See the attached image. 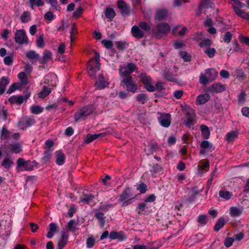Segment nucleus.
<instances>
[{
    "label": "nucleus",
    "mask_w": 249,
    "mask_h": 249,
    "mask_svg": "<svg viewBox=\"0 0 249 249\" xmlns=\"http://www.w3.org/2000/svg\"><path fill=\"white\" fill-rule=\"evenodd\" d=\"M137 70L136 65L132 62L126 63L120 66L119 74L122 78L132 77L131 74Z\"/></svg>",
    "instance_id": "f257e3e1"
},
{
    "label": "nucleus",
    "mask_w": 249,
    "mask_h": 249,
    "mask_svg": "<svg viewBox=\"0 0 249 249\" xmlns=\"http://www.w3.org/2000/svg\"><path fill=\"white\" fill-rule=\"evenodd\" d=\"M230 2L234 11L238 17L245 19L249 20V12H246L241 9L245 7V3L241 2L239 0H231Z\"/></svg>",
    "instance_id": "f03ea898"
},
{
    "label": "nucleus",
    "mask_w": 249,
    "mask_h": 249,
    "mask_svg": "<svg viewBox=\"0 0 249 249\" xmlns=\"http://www.w3.org/2000/svg\"><path fill=\"white\" fill-rule=\"evenodd\" d=\"M100 55L99 53H96L95 57L90 59L88 63V72L90 76H94L96 72L100 69L99 63Z\"/></svg>",
    "instance_id": "7ed1b4c3"
},
{
    "label": "nucleus",
    "mask_w": 249,
    "mask_h": 249,
    "mask_svg": "<svg viewBox=\"0 0 249 249\" xmlns=\"http://www.w3.org/2000/svg\"><path fill=\"white\" fill-rule=\"evenodd\" d=\"M36 162L31 161L29 160H25L22 158H19L17 161V172L23 171L24 170L31 171L34 168Z\"/></svg>",
    "instance_id": "20e7f679"
},
{
    "label": "nucleus",
    "mask_w": 249,
    "mask_h": 249,
    "mask_svg": "<svg viewBox=\"0 0 249 249\" xmlns=\"http://www.w3.org/2000/svg\"><path fill=\"white\" fill-rule=\"evenodd\" d=\"M141 81L143 83L144 88L150 92H153L155 90V87L154 85V81L150 77L145 73H141L140 75Z\"/></svg>",
    "instance_id": "39448f33"
},
{
    "label": "nucleus",
    "mask_w": 249,
    "mask_h": 249,
    "mask_svg": "<svg viewBox=\"0 0 249 249\" xmlns=\"http://www.w3.org/2000/svg\"><path fill=\"white\" fill-rule=\"evenodd\" d=\"M122 83L125 86L127 91L135 93L138 89L137 85L133 81L132 77L122 78Z\"/></svg>",
    "instance_id": "423d86ee"
},
{
    "label": "nucleus",
    "mask_w": 249,
    "mask_h": 249,
    "mask_svg": "<svg viewBox=\"0 0 249 249\" xmlns=\"http://www.w3.org/2000/svg\"><path fill=\"white\" fill-rule=\"evenodd\" d=\"M157 114L159 116L157 117L158 122L163 127H169L171 123V115L169 113H162L158 112Z\"/></svg>",
    "instance_id": "0eeeda50"
},
{
    "label": "nucleus",
    "mask_w": 249,
    "mask_h": 249,
    "mask_svg": "<svg viewBox=\"0 0 249 249\" xmlns=\"http://www.w3.org/2000/svg\"><path fill=\"white\" fill-rule=\"evenodd\" d=\"M130 195V189L127 188L119 195V201L123 202L122 206H126L131 203L133 198H128Z\"/></svg>",
    "instance_id": "6e6552de"
},
{
    "label": "nucleus",
    "mask_w": 249,
    "mask_h": 249,
    "mask_svg": "<svg viewBox=\"0 0 249 249\" xmlns=\"http://www.w3.org/2000/svg\"><path fill=\"white\" fill-rule=\"evenodd\" d=\"M35 120L33 117L25 116L21 118L18 121V126L21 129L24 130L35 124Z\"/></svg>",
    "instance_id": "1a4fd4ad"
},
{
    "label": "nucleus",
    "mask_w": 249,
    "mask_h": 249,
    "mask_svg": "<svg viewBox=\"0 0 249 249\" xmlns=\"http://www.w3.org/2000/svg\"><path fill=\"white\" fill-rule=\"evenodd\" d=\"M157 31L156 36L158 38H160L162 36H165L170 31V26L168 23H161L158 24Z\"/></svg>",
    "instance_id": "9d476101"
},
{
    "label": "nucleus",
    "mask_w": 249,
    "mask_h": 249,
    "mask_svg": "<svg viewBox=\"0 0 249 249\" xmlns=\"http://www.w3.org/2000/svg\"><path fill=\"white\" fill-rule=\"evenodd\" d=\"M19 82L17 83V89H20L25 88L28 83V78L24 72H21L18 74Z\"/></svg>",
    "instance_id": "9b49d317"
},
{
    "label": "nucleus",
    "mask_w": 249,
    "mask_h": 249,
    "mask_svg": "<svg viewBox=\"0 0 249 249\" xmlns=\"http://www.w3.org/2000/svg\"><path fill=\"white\" fill-rule=\"evenodd\" d=\"M109 238L111 240L117 239L119 241H123L126 239L127 236L126 233L123 231H111L109 235Z\"/></svg>",
    "instance_id": "f8f14e48"
},
{
    "label": "nucleus",
    "mask_w": 249,
    "mask_h": 249,
    "mask_svg": "<svg viewBox=\"0 0 249 249\" xmlns=\"http://www.w3.org/2000/svg\"><path fill=\"white\" fill-rule=\"evenodd\" d=\"M28 38L24 30L17 31V43L23 44L28 43Z\"/></svg>",
    "instance_id": "ddd939ff"
},
{
    "label": "nucleus",
    "mask_w": 249,
    "mask_h": 249,
    "mask_svg": "<svg viewBox=\"0 0 249 249\" xmlns=\"http://www.w3.org/2000/svg\"><path fill=\"white\" fill-rule=\"evenodd\" d=\"M11 137L14 139H16V133L12 134L10 131L7 129L6 126L4 125L0 131V138L1 140L8 141Z\"/></svg>",
    "instance_id": "4468645a"
},
{
    "label": "nucleus",
    "mask_w": 249,
    "mask_h": 249,
    "mask_svg": "<svg viewBox=\"0 0 249 249\" xmlns=\"http://www.w3.org/2000/svg\"><path fill=\"white\" fill-rule=\"evenodd\" d=\"M195 116V110L191 109L186 112L187 119L185 124L188 127H191L195 123L194 118Z\"/></svg>",
    "instance_id": "2eb2a0df"
},
{
    "label": "nucleus",
    "mask_w": 249,
    "mask_h": 249,
    "mask_svg": "<svg viewBox=\"0 0 249 249\" xmlns=\"http://www.w3.org/2000/svg\"><path fill=\"white\" fill-rule=\"evenodd\" d=\"M117 6L118 8L121 10V13L123 15H129L130 14V7L127 5L124 1L122 0L118 1Z\"/></svg>",
    "instance_id": "dca6fc26"
},
{
    "label": "nucleus",
    "mask_w": 249,
    "mask_h": 249,
    "mask_svg": "<svg viewBox=\"0 0 249 249\" xmlns=\"http://www.w3.org/2000/svg\"><path fill=\"white\" fill-rule=\"evenodd\" d=\"M131 34L133 36L136 38L140 39L144 36V32L140 29V27L134 25L131 28Z\"/></svg>",
    "instance_id": "f3484780"
},
{
    "label": "nucleus",
    "mask_w": 249,
    "mask_h": 249,
    "mask_svg": "<svg viewBox=\"0 0 249 249\" xmlns=\"http://www.w3.org/2000/svg\"><path fill=\"white\" fill-rule=\"evenodd\" d=\"M10 83L8 77L3 76L0 79V95H2L5 92L6 86Z\"/></svg>",
    "instance_id": "a211bd4d"
},
{
    "label": "nucleus",
    "mask_w": 249,
    "mask_h": 249,
    "mask_svg": "<svg viewBox=\"0 0 249 249\" xmlns=\"http://www.w3.org/2000/svg\"><path fill=\"white\" fill-rule=\"evenodd\" d=\"M108 84L107 81L105 80L104 77L102 75H99L98 79L96 82L95 86L97 89H103Z\"/></svg>",
    "instance_id": "6ab92c4d"
},
{
    "label": "nucleus",
    "mask_w": 249,
    "mask_h": 249,
    "mask_svg": "<svg viewBox=\"0 0 249 249\" xmlns=\"http://www.w3.org/2000/svg\"><path fill=\"white\" fill-rule=\"evenodd\" d=\"M68 234L66 232L63 231L58 242V247L59 249H62L66 246L68 242Z\"/></svg>",
    "instance_id": "aec40b11"
},
{
    "label": "nucleus",
    "mask_w": 249,
    "mask_h": 249,
    "mask_svg": "<svg viewBox=\"0 0 249 249\" xmlns=\"http://www.w3.org/2000/svg\"><path fill=\"white\" fill-rule=\"evenodd\" d=\"M30 95V92L28 90H25L23 95L17 96V104L20 105L24 102H26Z\"/></svg>",
    "instance_id": "412c9836"
},
{
    "label": "nucleus",
    "mask_w": 249,
    "mask_h": 249,
    "mask_svg": "<svg viewBox=\"0 0 249 249\" xmlns=\"http://www.w3.org/2000/svg\"><path fill=\"white\" fill-rule=\"evenodd\" d=\"M212 91L216 93L222 92L226 89V86L220 83L213 84L211 87Z\"/></svg>",
    "instance_id": "4be33fe9"
},
{
    "label": "nucleus",
    "mask_w": 249,
    "mask_h": 249,
    "mask_svg": "<svg viewBox=\"0 0 249 249\" xmlns=\"http://www.w3.org/2000/svg\"><path fill=\"white\" fill-rule=\"evenodd\" d=\"M52 58V53L48 50H45L44 52L42 58L39 60L40 64H44L49 62Z\"/></svg>",
    "instance_id": "5701e85b"
},
{
    "label": "nucleus",
    "mask_w": 249,
    "mask_h": 249,
    "mask_svg": "<svg viewBox=\"0 0 249 249\" xmlns=\"http://www.w3.org/2000/svg\"><path fill=\"white\" fill-rule=\"evenodd\" d=\"M105 135L103 133H99L95 134H88L84 139V142L86 144H89L96 140L100 136H104Z\"/></svg>",
    "instance_id": "b1692460"
},
{
    "label": "nucleus",
    "mask_w": 249,
    "mask_h": 249,
    "mask_svg": "<svg viewBox=\"0 0 249 249\" xmlns=\"http://www.w3.org/2000/svg\"><path fill=\"white\" fill-rule=\"evenodd\" d=\"M200 129L202 137L206 140L209 139L211 133L209 127L204 124H201L200 126Z\"/></svg>",
    "instance_id": "393cba45"
},
{
    "label": "nucleus",
    "mask_w": 249,
    "mask_h": 249,
    "mask_svg": "<svg viewBox=\"0 0 249 249\" xmlns=\"http://www.w3.org/2000/svg\"><path fill=\"white\" fill-rule=\"evenodd\" d=\"M56 163L58 165H62L64 163L65 160V154L62 152V151L59 150L56 152Z\"/></svg>",
    "instance_id": "a878e982"
},
{
    "label": "nucleus",
    "mask_w": 249,
    "mask_h": 249,
    "mask_svg": "<svg viewBox=\"0 0 249 249\" xmlns=\"http://www.w3.org/2000/svg\"><path fill=\"white\" fill-rule=\"evenodd\" d=\"M210 99V96L208 94H202L197 97L196 102L199 105H202L207 103Z\"/></svg>",
    "instance_id": "bb28decb"
},
{
    "label": "nucleus",
    "mask_w": 249,
    "mask_h": 249,
    "mask_svg": "<svg viewBox=\"0 0 249 249\" xmlns=\"http://www.w3.org/2000/svg\"><path fill=\"white\" fill-rule=\"evenodd\" d=\"M206 75L210 81L214 80L217 76V72L213 69H208L206 70Z\"/></svg>",
    "instance_id": "cd10ccee"
},
{
    "label": "nucleus",
    "mask_w": 249,
    "mask_h": 249,
    "mask_svg": "<svg viewBox=\"0 0 249 249\" xmlns=\"http://www.w3.org/2000/svg\"><path fill=\"white\" fill-rule=\"evenodd\" d=\"M229 213L231 217H237L242 213V211L237 207H231L229 210Z\"/></svg>",
    "instance_id": "c85d7f7f"
},
{
    "label": "nucleus",
    "mask_w": 249,
    "mask_h": 249,
    "mask_svg": "<svg viewBox=\"0 0 249 249\" xmlns=\"http://www.w3.org/2000/svg\"><path fill=\"white\" fill-rule=\"evenodd\" d=\"M26 56L31 61H36L38 59L39 55L36 51L31 50L26 53Z\"/></svg>",
    "instance_id": "c756f323"
},
{
    "label": "nucleus",
    "mask_w": 249,
    "mask_h": 249,
    "mask_svg": "<svg viewBox=\"0 0 249 249\" xmlns=\"http://www.w3.org/2000/svg\"><path fill=\"white\" fill-rule=\"evenodd\" d=\"M219 196L220 197L226 200H229L232 196V193L225 190H221L219 191Z\"/></svg>",
    "instance_id": "7c9ffc66"
},
{
    "label": "nucleus",
    "mask_w": 249,
    "mask_h": 249,
    "mask_svg": "<svg viewBox=\"0 0 249 249\" xmlns=\"http://www.w3.org/2000/svg\"><path fill=\"white\" fill-rule=\"evenodd\" d=\"M167 11L165 10H158L156 15V19L159 21L163 20L167 16Z\"/></svg>",
    "instance_id": "2f4dec72"
},
{
    "label": "nucleus",
    "mask_w": 249,
    "mask_h": 249,
    "mask_svg": "<svg viewBox=\"0 0 249 249\" xmlns=\"http://www.w3.org/2000/svg\"><path fill=\"white\" fill-rule=\"evenodd\" d=\"M238 135V133L236 131L228 132L226 135V139L228 142H231L237 138Z\"/></svg>",
    "instance_id": "473e14b6"
},
{
    "label": "nucleus",
    "mask_w": 249,
    "mask_h": 249,
    "mask_svg": "<svg viewBox=\"0 0 249 249\" xmlns=\"http://www.w3.org/2000/svg\"><path fill=\"white\" fill-rule=\"evenodd\" d=\"M31 19V13L29 11H24L20 18L21 22L23 23L28 22Z\"/></svg>",
    "instance_id": "72a5a7b5"
},
{
    "label": "nucleus",
    "mask_w": 249,
    "mask_h": 249,
    "mask_svg": "<svg viewBox=\"0 0 249 249\" xmlns=\"http://www.w3.org/2000/svg\"><path fill=\"white\" fill-rule=\"evenodd\" d=\"M225 224V220L223 217L219 218L214 227V230L218 231L221 229Z\"/></svg>",
    "instance_id": "f704fd0d"
},
{
    "label": "nucleus",
    "mask_w": 249,
    "mask_h": 249,
    "mask_svg": "<svg viewBox=\"0 0 249 249\" xmlns=\"http://www.w3.org/2000/svg\"><path fill=\"white\" fill-rule=\"evenodd\" d=\"M94 196L91 194H85L83 193L82 195L80 197V200L82 202L89 203L92 201Z\"/></svg>",
    "instance_id": "c9c22d12"
},
{
    "label": "nucleus",
    "mask_w": 249,
    "mask_h": 249,
    "mask_svg": "<svg viewBox=\"0 0 249 249\" xmlns=\"http://www.w3.org/2000/svg\"><path fill=\"white\" fill-rule=\"evenodd\" d=\"M51 92L50 88L44 86L42 90L38 93V97L40 98H44L48 96Z\"/></svg>",
    "instance_id": "e433bc0d"
},
{
    "label": "nucleus",
    "mask_w": 249,
    "mask_h": 249,
    "mask_svg": "<svg viewBox=\"0 0 249 249\" xmlns=\"http://www.w3.org/2000/svg\"><path fill=\"white\" fill-rule=\"evenodd\" d=\"M95 217L98 220L99 222L101 225V227H103L105 224V217L104 214L101 212H97L95 214Z\"/></svg>",
    "instance_id": "4c0bfd02"
},
{
    "label": "nucleus",
    "mask_w": 249,
    "mask_h": 249,
    "mask_svg": "<svg viewBox=\"0 0 249 249\" xmlns=\"http://www.w3.org/2000/svg\"><path fill=\"white\" fill-rule=\"evenodd\" d=\"M105 16L107 18L112 20L115 16V12L113 9L110 8H107L106 9L105 12Z\"/></svg>",
    "instance_id": "58836bf2"
},
{
    "label": "nucleus",
    "mask_w": 249,
    "mask_h": 249,
    "mask_svg": "<svg viewBox=\"0 0 249 249\" xmlns=\"http://www.w3.org/2000/svg\"><path fill=\"white\" fill-rule=\"evenodd\" d=\"M29 4L32 9L34 6L40 7L44 4V2L42 0H29Z\"/></svg>",
    "instance_id": "ea45409f"
},
{
    "label": "nucleus",
    "mask_w": 249,
    "mask_h": 249,
    "mask_svg": "<svg viewBox=\"0 0 249 249\" xmlns=\"http://www.w3.org/2000/svg\"><path fill=\"white\" fill-rule=\"evenodd\" d=\"M5 149L8 153H16V143H7L5 145Z\"/></svg>",
    "instance_id": "a19ab883"
},
{
    "label": "nucleus",
    "mask_w": 249,
    "mask_h": 249,
    "mask_svg": "<svg viewBox=\"0 0 249 249\" xmlns=\"http://www.w3.org/2000/svg\"><path fill=\"white\" fill-rule=\"evenodd\" d=\"M13 164L14 162L7 158H5L1 163V166L7 169L10 168Z\"/></svg>",
    "instance_id": "79ce46f5"
},
{
    "label": "nucleus",
    "mask_w": 249,
    "mask_h": 249,
    "mask_svg": "<svg viewBox=\"0 0 249 249\" xmlns=\"http://www.w3.org/2000/svg\"><path fill=\"white\" fill-rule=\"evenodd\" d=\"M212 44V41L209 39H205L202 40L199 44L201 48H205L206 49L210 47Z\"/></svg>",
    "instance_id": "37998d69"
},
{
    "label": "nucleus",
    "mask_w": 249,
    "mask_h": 249,
    "mask_svg": "<svg viewBox=\"0 0 249 249\" xmlns=\"http://www.w3.org/2000/svg\"><path fill=\"white\" fill-rule=\"evenodd\" d=\"M36 46L39 48H43L44 47V40L43 35L38 36L36 40Z\"/></svg>",
    "instance_id": "c03bdc74"
},
{
    "label": "nucleus",
    "mask_w": 249,
    "mask_h": 249,
    "mask_svg": "<svg viewBox=\"0 0 249 249\" xmlns=\"http://www.w3.org/2000/svg\"><path fill=\"white\" fill-rule=\"evenodd\" d=\"M52 157V151L50 150H46L44 154L43 157V160L45 162H48L51 160Z\"/></svg>",
    "instance_id": "a18cd8bd"
},
{
    "label": "nucleus",
    "mask_w": 249,
    "mask_h": 249,
    "mask_svg": "<svg viewBox=\"0 0 249 249\" xmlns=\"http://www.w3.org/2000/svg\"><path fill=\"white\" fill-rule=\"evenodd\" d=\"M43 111L42 108L38 105L33 106L31 107V111L33 114H38Z\"/></svg>",
    "instance_id": "49530a36"
},
{
    "label": "nucleus",
    "mask_w": 249,
    "mask_h": 249,
    "mask_svg": "<svg viewBox=\"0 0 249 249\" xmlns=\"http://www.w3.org/2000/svg\"><path fill=\"white\" fill-rule=\"evenodd\" d=\"M213 3L211 2L210 0H202L200 7L202 8L212 7Z\"/></svg>",
    "instance_id": "de8ad7c7"
},
{
    "label": "nucleus",
    "mask_w": 249,
    "mask_h": 249,
    "mask_svg": "<svg viewBox=\"0 0 249 249\" xmlns=\"http://www.w3.org/2000/svg\"><path fill=\"white\" fill-rule=\"evenodd\" d=\"M137 100L140 103L142 104H145L147 100V96L146 94L144 93H141L138 95L137 96Z\"/></svg>",
    "instance_id": "09e8293b"
},
{
    "label": "nucleus",
    "mask_w": 249,
    "mask_h": 249,
    "mask_svg": "<svg viewBox=\"0 0 249 249\" xmlns=\"http://www.w3.org/2000/svg\"><path fill=\"white\" fill-rule=\"evenodd\" d=\"M179 56L181 57L185 62L191 61V56L186 52H180L179 53Z\"/></svg>",
    "instance_id": "8fccbe9b"
},
{
    "label": "nucleus",
    "mask_w": 249,
    "mask_h": 249,
    "mask_svg": "<svg viewBox=\"0 0 249 249\" xmlns=\"http://www.w3.org/2000/svg\"><path fill=\"white\" fill-rule=\"evenodd\" d=\"M216 50L214 48H209L205 50L204 53H206L209 58H213L214 56Z\"/></svg>",
    "instance_id": "3c124183"
},
{
    "label": "nucleus",
    "mask_w": 249,
    "mask_h": 249,
    "mask_svg": "<svg viewBox=\"0 0 249 249\" xmlns=\"http://www.w3.org/2000/svg\"><path fill=\"white\" fill-rule=\"evenodd\" d=\"M48 3L53 9L58 11H60L61 8L58 4L57 0H48Z\"/></svg>",
    "instance_id": "603ef678"
},
{
    "label": "nucleus",
    "mask_w": 249,
    "mask_h": 249,
    "mask_svg": "<svg viewBox=\"0 0 249 249\" xmlns=\"http://www.w3.org/2000/svg\"><path fill=\"white\" fill-rule=\"evenodd\" d=\"M137 190L139 191L141 194L145 193L147 190V186L143 182H141L137 187Z\"/></svg>",
    "instance_id": "864d4df0"
},
{
    "label": "nucleus",
    "mask_w": 249,
    "mask_h": 249,
    "mask_svg": "<svg viewBox=\"0 0 249 249\" xmlns=\"http://www.w3.org/2000/svg\"><path fill=\"white\" fill-rule=\"evenodd\" d=\"M80 110L81 111L85 117L91 114L92 111V109L90 107L87 106L83 107Z\"/></svg>",
    "instance_id": "5fc2aeb1"
},
{
    "label": "nucleus",
    "mask_w": 249,
    "mask_h": 249,
    "mask_svg": "<svg viewBox=\"0 0 249 249\" xmlns=\"http://www.w3.org/2000/svg\"><path fill=\"white\" fill-rule=\"evenodd\" d=\"M210 80L208 78L207 75L201 73L199 77V82L204 85H207L209 82Z\"/></svg>",
    "instance_id": "6e6d98bb"
},
{
    "label": "nucleus",
    "mask_w": 249,
    "mask_h": 249,
    "mask_svg": "<svg viewBox=\"0 0 249 249\" xmlns=\"http://www.w3.org/2000/svg\"><path fill=\"white\" fill-rule=\"evenodd\" d=\"M76 223L75 221L73 219L71 220L68 224V229L71 231L72 232H74L76 230Z\"/></svg>",
    "instance_id": "4d7b16f0"
},
{
    "label": "nucleus",
    "mask_w": 249,
    "mask_h": 249,
    "mask_svg": "<svg viewBox=\"0 0 249 249\" xmlns=\"http://www.w3.org/2000/svg\"><path fill=\"white\" fill-rule=\"evenodd\" d=\"M200 147L201 148L206 149L208 148H210L211 150H213L214 149V146L210 143V142L207 141H203L200 143Z\"/></svg>",
    "instance_id": "13d9d810"
},
{
    "label": "nucleus",
    "mask_w": 249,
    "mask_h": 249,
    "mask_svg": "<svg viewBox=\"0 0 249 249\" xmlns=\"http://www.w3.org/2000/svg\"><path fill=\"white\" fill-rule=\"evenodd\" d=\"M117 47L119 50H124L128 46V44L125 41H117L116 42Z\"/></svg>",
    "instance_id": "bf43d9fd"
},
{
    "label": "nucleus",
    "mask_w": 249,
    "mask_h": 249,
    "mask_svg": "<svg viewBox=\"0 0 249 249\" xmlns=\"http://www.w3.org/2000/svg\"><path fill=\"white\" fill-rule=\"evenodd\" d=\"M165 78L169 81L171 82H176L177 81V79L176 78L175 75H174L172 73H168L166 72L164 74Z\"/></svg>",
    "instance_id": "052dcab7"
},
{
    "label": "nucleus",
    "mask_w": 249,
    "mask_h": 249,
    "mask_svg": "<svg viewBox=\"0 0 249 249\" xmlns=\"http://www.w3.org/2000/svg\"><path fill=\"white\" fill-rule=\"evenodd\" d=\"M197 222L201 225H205L208 222L207 215L205 214L200 215L198 217Z\"/></svg>",
    "instance_id": "680f3d73"
},
{
    "label": "nucleus",
    "mask_w": 249,
    "mask_h": 249,
    "mask_svg": "<svg viewBox=\"0 0 249 249\" xmlns=\"http://www.w3.org/2000/svg\"><path fill=\"white\" fill-rule=\"evenodd\" d=\"M232 35L230 32H227L224 35L222 38L223 41L227 43L230 42Z\"/></svg>",
    "instance_id": "e2e57ef3"
},
{
    "label": "nucleus",
    "mask_w": 249,
    "mask_h": 249,
    "mask_svg": "<svg viewBox=\"0 0 249 249\" xmlns=\"http://www.w3.org/2000/svg\"><path fill=\"white\" fill-rule=\"evenodd\" d=\"M139 25L144 31H148L150 30V26L146 22H141L139 23Z\"/></svg>",
    "instance_id": "0e129e2a"
},
{
    "label": "nucleus",
    "mask_w": 249,
    "mask_h": 249,
    "mask_svg": "<svg viewBox=\"0 0 249 249\" xmlns=\"http://www.w3.org/2000/svg\"><path fill=\"white\" fill-rule=\"evenodd\" d=\"M95 244V239L92 237H89L86 241V245L88 248H91Z\"/></svg>",
    "instance_id": "69168bd1"
},
{
    "label": "nucleus",
    "mask_w": 249,
    "mask_h": 249,
    "mask_svg": "<svg viewBox=\"0 0 249 249\" xmlns=\"http://www.w3.org/2000/svg\"><path fill=\"white\" fill-rule=\"evenodd\" d=\"M102 43L105 46V47L107 49H110L113 47L112 41L109 40L103 39L102 41Z\"/></svg>",
    "instance_id": "338daca9"
},
{
    "label": "nucleus",
    "mask_w": 249,
    "mask_h": 249,
    "mask_svg": "<svg viewBox=\"0 0 249 249\" xmlns=\"http://www.w3.org/2000/svg\"><path fill=\"white\" fill-rule=\"evenodd\" d=\"M83 9L81 7H79L73 13L72 17L74 18H78L82 15Z\"/></svg>",
    "instance_id": "774afa93"
}]
</instances>
